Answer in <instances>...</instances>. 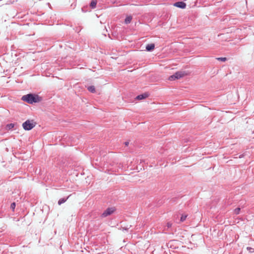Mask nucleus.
<instances>
[{
  "label": "nucleus",
  "mask_w": 254,
  "mask_h": 254,
  "mask_svg": "<svg viewBox=\"0 0 254 254\" xmlns=\"http://www.w3.org/2000/svg\"><path fill=\"white\" fill-rule=\"evenodd\" d=\"M42 97L39 96L38 95L32 93L23 95L21 98V100L22 101L30 104L39 103L42 101Z\"/></svg>",
  "instance_id": "nucleus-1"
},
{
  "label": "nucleus",
  "mask_w": 254,
  "mask_h": 254,
  "mask_svg": "<svg viewBox=\"0 0 254 254\" xmlns=\"http://www.w3.org/2000/svg\"><path fill=\"white\" fill-rule=\"evenodd\" d=\"M35 123L33 121L27 120L22 124V127L25 130H30L35 127Z\"/></svg>",
  "instance_id": "nucleus-2"
},
{
  "label": "nucleus",
  "mask_w": 254,
  "mask_h": 254,
  "mask_svg": "<svg viewBox=\"0 0 254 254\" xmlns=\"http://www.w3.org/2000/svg\"><path fill=\"white\" fill-rule=\"evenodd\" d=\"M185 75L184 71H177L169 78L170 80H174L176 79H180Z\"/></svg>",
  "instance_id": "nucleus-3"
},
{
  "label": "nucleus",
  "mask_w": 254,
  "mask_h": 254,
  "mask_svg": "<svg viewBox=\"0 0 254 254\" xmlns=\"http://www.w3.org/2000/svg\"><path fill=\"white\" fill-rule=\"evenodd\" d=\"M115 211V208L113 207H109L106 209L101 215L102 218L106 217L112 214Z\"/></svg>",
  "instance_id": "nucleus-4"
},
{
  "label": "nucleus",
  "mask_w": 254,
  "mask_h": 254,
  "mask_svg": "<svg viewBox=\"0 0 254 254\" xmlns=\"http://www.w3.org/2000/svg\"><path fill=\"white\" fill-rule=\"evenodd\" d=\"M174 5L176 7L181 8H185L186 6V4L183 1L177 2L175 3Z\"/></svg>",
  "instance_id": "nucleus-5"
},
{
  "label": "nucleus",
  "mask_w": 254,
  "mask_h": 254,
  "mask_svg": "<svg viewBox=\"0 0 254 254\" xmlns=\"http://www.w3.org/2000/svg\"><path fill=\"white\" fill-rule=\"evenodd\" d=\"M148 96V94L144 93V94H140V95H139L137 96L136 97V99H137V100H142V99H145Z\"/></svg>",
  "instance_id": "nucleus-6"
},
{
  "label": "nucleus",
  "mask_w": 254,
  "mask_h": 254,
  "mask_svg": "<svg viewBox=\"0 0 254 254\" xmlns=\"http://www.w3.org/2000/svg\"><path fill=\"white\" fill-rule=\"evenodd\" d=\"M155 48V45L154 44H148L146 46V50L148 52H150L154 50Z\"/></svg>",
  "instance_id": "nucleus-7"
},
{
  "label": "nucleus",
  "mask_w": 254,
  "mask_h": 254,
  "mask_svg": "<svg viewBox=\"0 0 254 254\" xmlns=\"http://www.w3.org/2000/svg\"><path fill=\"white\" fill-rule=\"evenodd\" d=\"M97 0H92L90 3V6L92 9H94L96 7L97 4Z\"/></svg>",
  "instance_id": "nucleus-8"
},
{
  "label": "nucleus",
  "mask_w": 254,
  "mask_h": 254,
  "mask_svg": "<svg viewBox=\"0 0 254 254\" xmlns=\"http://www.w3.org/2000/svg\"><path fill=\"white\" fill-rule=\"evenodd\" d=\"M69 196L70 195L67 196L66 198H62L60 199L58 201V204L60 205L64 203L67 200V199L68 198Z\"/></svg>",
  "instance_id": "nucleus-9"
},
{
  "label": "nucleus",
  "mask_w": 254,
  "mask_h": 254,
  "mask_svg": "<svg viewBox=\"0 0 254 254\" xmlns=\"http://www.w3.org/2000/svg\"><path fill=\"white\" fill-rule=\"evenodd\" d=\"M131 20L132 16L130 15L127 16L125 20V23L127 24H129L131 22Z\"/></svg>",
  "instance_id": "nucleus-10"
},
{
  "label": "nucleus",
  "mask_w": 254,
  "mask_h": 254,
  "mask_svg": "<svg viewBox=\"0 0 254 254\" xmlns=\"http://www.w3.org/2000/svg\"><path fill=\"white\" fill-rule=\"evenodd\" d=\"M87 89H88V91L91 93H95L96 91L95 87L92 85L88 86Z\"/></svg>",
  "instance_id": "nucleus-11"
},
{
  "label": "nucleus",
  "mask_w": 254,
  "mask_h": 254,
  "mask_svg": "<svg viewBox=\"0 0 254 254\" xmlns=\"http://www.w3.org/2000/svg\"><path fill=\"white\" fill-rule=\"evenodd\" d=\"M16 206L15 202H12L10 205V209L12 210V211H14L15 208Z\"/></svg>",
  "instance_id": "nucleus-12"
},
{
  "label": "nucleus",
  "mask_w": 254,
  "mask_h": 254,
  "mask_svg": "<svg viewBox=\"0 0 254 254\" xmlns=\"http://www.w3.org/2000/svg\"><path fill=\"white\" fill-rule=\"evenodd\" d=\"M187 217V215H182L181 217V219H180V220L181 222H184L185 220H186V218Z\"/></svg>",
  "instance_id": "nucleus-13"
},
{
  "label": "nucleus",
  "mask_w": 254,
  "mask_h": 254,
  "mask_svg": "<svg viewBox=\"0 0 254 254\" xmlns=\"http://www.w3.org/2000/svg\"><path fill=\"white\" fill-rule=\"evenodd\" d=\"M217 60L219 61L225 62L227 60V58H217Z\"/></svg>",
  "instance_id": "nucleus-14"
},
{
  "label": "nucleus",
  "mask_w": 254,
  "mask_h": 254,
  "mask_svg": "<svg viewBox=\"0 0 254 254\" xmlns=\"http://www.w3.org/2000/svg\"><path fill=\"white\" fill-rule=\"evenodd\" d=\"M14 124H9L8 125H7V127L9 128V129H11L13 127H14Z\"/></svg>",
  "instance_id": "nucleus-15"
},
{
  "label": "nucleus",
  "mask_w": 254,
  "mask_h": 254,
  "mask_svg": "<svg viewBox=\"0 0 254 254\" xmlns=\"http://www.w3.org/2000/svg\"><path fill=\"white\" fill-rule=\"evenodd\" d=\"M247 249L248 251H249V252H250V253H252V252H254V249H253V248H251V247H247Z\"/></svg>",
  "instance_id": "nucleus-16"
},
{
  "label": "nucleus",
  "mask_w": 254,
  "mask_h": 254,
  "mask_svg": "<svg viewBox=\"0 0 254 254\" xmlns=\"http://www.w3.org/2000/svg\"><path fill=\"white\" fill-rule=\"evenodd\" d=\"M240 211V208H237L235 209V213L237 214H239V212Z\"/></svg>",
  "instance_id": "nucleus-17"
},
{
  "label": "nucleus",
  "mask_w": 254,
  "mask_h": 254,
  "mask_svg": "<svg viewBox=\"0 0 254 254\" xmlns=\"http://www.w3.org/2000/svg\"><path fill=\"white\" fill-rule=\"evenodd\" d=\"M171 226H172V223H170V222H168V223H167V227H168V228H170V227H171Z\"/></svg>",
  "instance_id": "nucleus-18"
},
{
  "label": "nucleus",
  "mask_w": 254,
  "mask_h": 254,
  "mask_svg": "<svg viewBox=\"0 0 254 254\" xmlns=\"http://www.w3.org/2000/svg\"><path fill=\"white\" fill-rule=\"evenodd\" d=\"M128 144H129V142H128V141H126L125 142V144L126 146H127L128 145Z\"/></svg>",
  "instance_id": "nucleus-19"
},
{
  "label": "nucleus",
  "mask_w": 254,
  "mask_h": 254,
  "mask_svg": "<svg viewBox=\"0 0 254 254\" xmlns=\"http://www.w3.org/2000/svg\"><path fill=\"white\" fill-rule=\"evenodd\" d=\"M243 156H244V155L242 154V155H240L239 157L241 158H242Z\"/></svg>",
  "instance_id": "nucleus-20"
},
{
  "label": "nucleus",
  "mask_w": 254,
  "mask_h": 254,
  "mask_svg": "<svg viewBox=\"0 0 254 254\" xmlns=\"http://www.w3.org/2000/svg\"><path fill=\"white\" fill-rule=\"evenodd\" d=\"M82 10L83 12H85V11H86V10H84V8H82Z\"/></svg>",
  "instance_id": "nucleus-21"
}]
</instances>
